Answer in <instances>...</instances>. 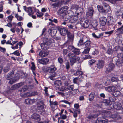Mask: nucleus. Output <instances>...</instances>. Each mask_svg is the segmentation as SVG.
<instances>
[{
    "instance_id": "obj_1",
    "label": "nucleus",
    "mask_w": 123,
    "mask_h": 123,
    "mask_svg": "<svg viewBox=\"0 0 123 123\" xmlns=\"http://www.w3.org/2000/svg\"><path fill=\"white\" fill-rule=\"evenodd\" d=\"M56 28L60 34L62 35L65 36L67 34L68 39L67 41L70 42L71 44H72V42L74 39V34L68 31L67 29L63 27H62L58 26Z\"/></svg>"
},
{
    "instance_id": "obj_2",
    "label": "nucleus",
    "mask_w": 123,
    "mask_h": 123,
    "mask_svg": "<svg viewBox=\"0 0 123 123\" xmlns=\"http://www.w3.org/2000/svg\"><path fill=\"white\" fill-rule=\"evenodd\" d=\"M53 42L54 40L52 39H49L45 43H44L41 44L40 46L41 48L44 50H47L48 48V46L50 45L52 43H53Z\"/></svg>"
},
{
    "instance_id": "obj_3",
    "label": "nucleus",
    "mask_w": 123,
    "mask_h": 123,
    "mask_svg": "<svg viewBox=\"0 0 123 123\" xmlns=\"http://www.w3.org/2000/svg\"><path fill=\"white\" fill-rule=\"evenodd\" d=\"M90 22L92 28H93L95 30H97V27L98 25V22H97V21L91 18L90 19Z\"/></svg>"
},
{
    "instance_id": "obj_4",
    "label": "nucleus",
    "mask_w": 123,
    "mask_h": 123,
    "mask_svg": "<svg viewBox=\"0 0 123 123\" xmlns=\"http://www.w3.org/2000/svg\"><path fill=\"white\" fill-rule=\"evenodd\" d=\"M104 61L103 60H99L97 63H96V66H95V68H94L93 69L95 70L96 68V70L97 67V68H98L99 69L102 68L104 65Z\"/></svg>"
},
{
    "instance_id": "obj_5",
    "label": "nucleus",
    "mask_w": 123,
    "mask_h": 123,
    "mask_svg": "<svg viewBox=\"0 0 123 123\" xmlns=\"http://www.w3.org/2000/svg\"><path fill=\"white\" fill-rule=\"evenodd\" d=\"M94 12V10L93 7H89L88 8V11L86 12V15L87 17L88 18L90 17L92 18Z\"/></svg>"
},
{
    "instance_id": "obj_6",
    "label": "nucleus",
    "mask_w": 123,
    "mask_h": 123,
    "mask_svg": "<svg viewBox=\"0 0 123 123\" xmlns=\"http://www.w3.org/2000/svg\"><path fill=\"white\" fill-rule=\"evenodd\" d=\"M107 67H106V69L105 71L106 73L108 74L113 70L115 68V64L112 63H109Z\"/></svg>"
},
{
    "instance_id": "obj_7",
    "label": "nucleus",
    "mask_w": 123,
    "mask_h": 123,
    "mask_svg": "<svg viewBox=\"0 0 123 123\" xmlns=\"http://www.w3.org/2000/svg\"><path fill=\"white\" fill-rule=\"evenodd\" d=\"M38 93L37 91H34L30 93L27 92L21 95L22 97H31L37 95Z\"/></svg>"
},
{
    "instance_id": "obj_8",
    "label": "nucleus",
    "mask_w": 123,
    "mask_h": 123,
    "mask_svg": "<svg viewBox=\"0 0 123 123\" xmlns=\"http://www.w3.org/2000/svg\"><path fill=\"white\" fill-rule=\"evenodd\" d=\"M89 21L90 19L89 20H86L85 21H80V23L82 27L84 28H88L89 25H90Z\"/></svg>"
},
{
    "instance_id": "obj_9",
    "label": "nucleus",
    "mask_w": 123,
    "mask_h": 123,
    "mask_svg": "<svg viewBox=\"0 0 123 123\" xmlns=\"http://www.w3.org/2000/svg\"><path fill=\"white\" fill-rule=\"evenodd\" d=\"M57 31L56 30L54 29V28H50L48 30V32L49 35L51 36H53L56 35L57 33Z\"/></svg>"
},
{
    "instance_id": "obj_10",
    "label": "nucleus",
    "mask_w": 123,
    "mask_h": 123,
    "mask_svg": "<svg viewBox=\"0 0 123 123\" xmlns=\"http://www.w3.org/2000/svg\"><path fill=\"white\" fill-rule=\"evenodd\" d=\"M108 120L103 117L98 118L95 123H105L108 122Z\"/></svg>"
},
{
    "instance_id": "obj_11",
    "label": "nucleus",
    "mask_w": 123,
    "mask_h": 123,
    "mask_svg": "<svg viewBox=\"0 0 123 123\" xmlns=\"http://www.w3.org/2000/svg\"><path fill=\"white\" fill-rule=\"evenodd\" d=\"M99 19L100 25L102 26H105L107 21V19L104 16H102L100 17Z\"/></svg>"
},
{
    "instance_id": "obj_12",
    "label": "nucleus",
    "mask_w": 123,
    "mask_h": 123,
    "mask_svg": "<svg viewBox=\"0 0 123 123\" xmlns=\"http://www.w3.org/2000/svg\"><path fill=\"white\" fill-rule=\"evenodd\" d=\"M71 44V42L68 41H67L63 45V47H67L69 49L72 50L74 49L75 48Z\"/></svg>"
},
{
    "instance_id": "obj_13",
    "label": "nucleus",
    "mask_w": 123,
    "mask_h": 123,
    "mask_svg": "<svg viewBox=\"0 0 123 123\" xmlns=\"http://www.w3.org/2000/svg\"><path fill=\"white\" fill-rule=\"evenodd\" d=\"M112 114L111 112L109 111L104 110L102 114L104 115V116L103 117L106 119L111 117L112 116Z\"/></svg>"
},
{
    "instance_id": "obj_14",
    "label": "nucleus",
    "mask_w": 123,
    "mask_h": 123,
    "mask_svg": "<svg viewBox=\"0 0 123 123\" xmlns=\"http://www.w3.org/2000/svg\"><path fill=\"white\" fill-rule=\"evenodd\" d=\"M72 16V14L70 13V12L69 13L68 11L66 13H65L64 15L63 16L62 18L64 21H69Z\"/></svg>"
},
{
    "instance_id": "obj_15",
    "label": "nucleus",
    "mask_w": 123,
    "mask_h": 123,
    "mask_svg": "<svg viewBox=\"0 0 123 123\" xmlns=\"http://www.w3.org/2000/svg\"><path fill=\"white\" fill-rule=\"evenodd\" d=\"M23 7L24 10L28 13V14L30 16H31L32 14L31 13L32 12V7H27L25 6H23Z\"/></svg>"
},
{
    "instance_id": "obj_16",
    "label": "nucleus",
    "mask_w": 123,
    "mask_h": 123,
    "mask_svg": "<svg viewBox=\"0 0 123 123\" xmlns=\"http://www.w3.org/2000/svg\"><path fill=\"white\" fill-rule=\"evenodd\" d=\"M103 6V13H108L110 11V7L108 4L105 3Z\"/></svg>"
},
{
    "instance_id": "obj_17",
    "label": "nucleus",
    "mask_w": 123,
    "mask_h": 123,
    "mask_svg": "<svg viewBox=\"0 0 123 123\" xmlns=\"http://www.w3.org/2000/svg\"><path fill=\"white\" fill-rule=\"evenodd\" d=\"M80 59L79 57H76L69 59L70 62L72 65H73L75 63L77 62H79Z\"/></svg>"
},
{
    "instance_id": "obj_18",
    "label": "nucleus",
    "mask_w": 123,
    "mask_h": 123,
    "mask_svg": "<svg viewBox=\"0 0 123 123\" xmlns=\"http://www.w3.org/2000/svg\"><path fill=\"white\" fill-rule=\"evenodd\" d=\"M113 107L114 109L119 110L121 108V105L119 102H116L113 104Z\"/></svg>"
},
{
    "instance_id": "obj_19",
    "label": "nucleus",
    "mask_w": 123,
    "mask_h": 123,
    "mask_svg": "<svg viewBox=\"0 0 123 123\" xmlns=\"http://www.w3.org/2000/svg\"><path fill=\"white\" fill-rule=\"evenodd\" d=\"M111 81L112 82H115L116 84L114 85L117 87H118L120 86L118 82V81H119L118 77H112L111 78Z\"/></svg>"
},
{
    "instance_id": "obj_20",
    "label": "nucleus",
    "mask_w": 123,
    "mask_h": 123,
    "mask_svg": "<svg viewBox=\"0 0 123 123\" xmlns=\"http://www.w3.org/2000/svg\"><path fill=\"white\" fill-rule=\"evenodd\" d=\"M116 89V88L114 86H111L105 88L106 91L109 92H114Z\"/></svg>"
},
{
    "instance_id": "obj_21",
    "label": "nucleus",
    "mask_w": 123,
    "mask_h": 123,
    "mask_svg": "<svg viewBox=\"0 0 123 123\" xmlns=\"http://www.w3.org/2000/svg\"><path fill=\"white\" fill-rule=\"evenodd\" d=\"M38 61V62L40 64L46 65L49 61V60L48 58H42L41 59H39Z\"/></svg>"
},
{
    "instance_id": "obj_22",
    "label": "nucleus",
    "mask_w": 123,
    "mask_h": 123,
    "mask_svg": "<svg viewBox=\"0 0 123 123\" xmlns=\"http://www.w3.org/2000/svg\"><path fill=\"white\" fill-rule=\"evenodd\" d=\"M91 42L90 39L86 40L84 42L83 46L84 48H90Z\"/></svg>"
},
{
    "instance_id": "obj_23",
    "label": "nucleus",
    "mask_w": 123,
    "mask_h": 123,
    "mask_svg": "<svg viewBox=\"0 0 123 123\" xmlns=\"http://www.w3.org/2000/svg\"><path fill=\"white\" fill-rule=\"evenodd\" d=\"M40 115L37 113H34L32 115L31 117L32 119H34L35 120L39 121L40 120Z\"/></svg>"
},
{
    "instance_id": "obj_24",
    "label": "nucleus",
    "mask_w": 123,
    "mask_h": 123,
    "mask_svg": "<svg viewBox=\"0 0 123 123\" xmlns=\"http://www.w3.org/2000/svg\"><path fill=\"white\" fill-rule=\"evenodd\" d=\"M35 99H31L29 98H28L25 99L24 102L25 104L31 105L33 104L35 102Z\"/></svg>"
},
{
    "instance_id": "obj_25",
    "label": "nucleus",
    "mask_w": 123,
    "mask_h": 123,
    "mask_svg": "<svg viewBox=\"0 0 123 123\" xmlns=\"http://www.w3.org/2000/svg\"><path fill=\"white\" fill-rule=\"evenodd\" d=\"M110 18V16H108L107 18V25L108 26H113V29L114 28L115 25H114L113 22Z\"/></svg>"
},
{
    "instance_id": "obj_26",
    "label": "nucleus",
    "mask_w": 123,
    "mask_h": 123,
    "mask_svg": "<svg viewBox=\"0 0 123 123\" xmlns=\"http://www.w3.org/2000/svg\"><path fill=\"white\" fill-rule=\"evenodd\" d=\"M29 88L28 86L27 85H25L21 88H20L18 90V92H23L27 91Z\"/></svg>"
},
{
    "instance_id": "obj_27",
    "label": "nucleus",
    "mask_w": 123,
    "mask_h": 123,
    "mask_svg": "<svg viewBox=\"0 0 123 123\" xmlns=\"http://www.w3.org/2000/svg\"><path fill=\"white\" fill-rule=\"evenodd\" d=\"M14 75V72L12 71V72H10L8 73L6 76V78L8 80H11L12 78Z\"/></svg>"
},
{
    "instance_id": "obj_28",
    "label": "nucleus",
    "mask_w": 123,
    "mask_h": 123,
    "mask_svg": "<svg viewBox=\"0 0 123 123\" xmlns=\"http://www.w3.org/2000/svg\"><path fill=\"white\" fill-rule=\"evenodd\" d=\"M68 8V7L66 6L61 8L59 10L60 14H62L65 13L67 11Z\"/></svg>"
},
{
    "instance_id": "obj_29",
    "label": "nucleus",
    "mask_w": 123,
    "mask_h": 123,
    "mask_svg": "<svg viewBox=\"0 0 123 123\" xmlns=\"http://www.w3.org/2000/svg\"><path fill=\"white\" fill-rule=\"evenodd\" d=\"M98 116V114H91L88 116L87 117L90 119H92L96 118Z\"/></svg>"
},
{
    "instance_id": "obj_30",
    "label": "nucleus",
    "mask_w": 123,
    "mask_h": 123,
    "mask_svg": "<svg viewBox=\"0 0 123 123\" xmlns=\"http://www.w3.org/2000/svg\"><path fill=\"white\" fill-rule=\"evenodd\" d=\"M85 41L84 37L80 38L78 42L77 45L78 47H80L83 45V46L84 42Z\"/></svg>"
},
{
    "instance_id": "obj_31",
    "label": "nucleus",
    "mask_w": 123,
    "mask_h": 123,
    "mask_svg": "<svg viewBox=\"0 0 123 123\" xmlns=\"http://www.w3.org/2000/svg\"><path fill=\"white\" fill-rule=\"evenodd\" d=\"M47 53L45 51L41 50L39 52V55L41 57H44L48 55Z\"/></svg>"
},
{
    "instance_id": "obj_32",
    "label": "nucleus",
    "mask_w": 123,
    "mask_h": 123,
    "mask_svg": "<svg viewBox=\"0 0 123 123\" xmlns=\"http://www.w3.org/2000/svg\"><path fill=\"white\" fill-rule=\"evenodd\" d=\"M95 95V92H92L89 95V100L91 101H92L94 99V96Z\"/></svg>"
},
{
    "instance_id": "obj_33",
    "label": "nucleus",
    "mask_w": 123,
    "mask_h": 123,
    "mask_svg": "<svg viewBox=\"0 0 123 123\" xmlns=\"http://www.w3.org/2000/svg\"><path fill=\"white\" fill-rule=\"evenodd\" d=\"M44 14V13L39 11L38 9H37V12L36 13V15L37 17H39V18H41L42 19H43V18L42 16Z\"/></svg>"
},
{
    "instance_id": "obj_34",
    "label": "nucleus",
    "mask_w": 123,
    "mask_h": 123,
    "mask_svg": "<svg viewBox=\"0 0 123 123\" xmlns=\"http://www.w3.org/2000/svg\"><path fill=\"white\" fill-rule=\"evenodd\" d=\"M115 31V33L118 35L123 34V29L121 28H119L116 29Z\"/></svg>"
},
{
    "instance_id": "obj_35",
    "label": "nucleus",
    "mask_w": 123,
    "mask_h": 123,
    "mask_svg": "<svg viewBox=\"0 0 123 123\" xmlns=\"http://www.w3.org/2000/svg\"><path fill=\"white\" fill-rule=\"evenodd\" d=\"M72 52L75 55H78L80 53L79 49L75 48L72 51Z\"/></svg>"
},
{
    "instance_id": "obj_36",
    "label": "nucleus",
    "mask_w": 123,
    "mask_h": 123,
    "mask_svg": "<svg viewBox=\"0 0 123 123\" xmlns=\"http://www.w3.org/2000/svg\"><path fill=\"white\" fill-rule=\"evenodd\" d=\"M37 109L40 110H43L44 108V106L43 105L38 103L37 104Z\"/></svg>"
},
{
    "instance_id": "obj_37",
    "label": "nucleus",
    "mask_w": 123,
    "mask_h": 123,
    "mask_svg": "<svg viewBox=\"0 0 123 123\" xmlns=\"http://www.w3.org/2000/svg\"><path fill=\"white\" fill-rule=\"evenodd\" d=\"M56 68L54 65H52L50 67V72H54L56 70Z\"/></svg>"
},
{
    "instance_id": "obj_38",
    "label": "nucleus",
    "mask_w": 123,
    "mask_h": 123,
    "mask_svg": "<svg viewBox=\"0 0 123 123\" xmlns=\"http://www.w3.org/2000/svg\"><path fill=\"white\" fill-rule=\"evenodd\" d=\"M83 72L81 70H77L75 73L74 74V75L75 76H77V75L79 76H81L83 74Z\"/></svg>"
},
{
    "instance_id": "obj_39",
    "label": "nucleus",
    "mask_w": 123,
    "mask_h": 123,
    "mask_svg": "<svg viewBox=\"0 0 123 123\" xmlns=\"http://www.w3.org/2000/svg\"><path fill=\"white\" fill-rule=\"evenodd\" d=\"M117 56L118 58L121 59L122 62L123 63V53L118 54L117 55Z\"/></svg>"
},
{
    "instance_id": "obj_40",
    "label": "nucleus",
    "mask_w": 123,
    "mask_h": 123,
    "mask_svg": "<svg viewBox=\"0 0 123 123\" xmlns=\"http://www.w3.org/2000/svg\"><path fill=\"white\" fill-rule=\"evenodd\" d=\"M15 82L18 81L19 79V75L18 73L15 74L13 79Z\"/></svg>"
},
{
    "instance_id": "obj_41",
    "label": "nucleus",
    "mask_w": 123,
    "mask_h": 123,
    "mask_svg": "<svg viewBox=\"0 0 123 123\" xmlns=\"http://www.w3.org/2000/svg\"><path fill=\"white\" fill-rule=\"evenodd\" d=\"M104 102L105 103L106 105H111L112 103L109 100L105 99L104 100Z\"/></svg>"
},
{
    "instance_id": "obj_42",
    "label": "nucleus",
    "mask_w": 123,
    "mask_h": 123,
    "mask_svg": "<svg viewBox=\"0 0 123 123\" xmlns=\"http://www.w3.org/2000/svg\"><path fill=\"white\" fill-rule=\"evenodd\" d=\"M120 58H119V59L116 61V65L117 66L119 67L122 65V62L121 61H120Z\"/></svg>"
},
{
    "instance_id": "obj_43",
    "label": "nucleus",
    "mask_w": 123,
    "mask_h": 123,
    "mask_svg": "<svg viewBox=\"0 0 123 123\" xmlns=\"http://www.w3.org/2000/svg\"><path fill=\"white\" fill-rule=\"evenodd\" d=\"M15 17L17 18V20L19 21H21L23 19L22 17L18 15V14H16L15 15Z\"/></svg>"
},
{
    "instance_id": "obj_44",
    "label": "nucleus",
    "mask_w": 123,
    "mask_h": 123,
    "mask_svg": "<svg viewBox=\"0 0 123 123\" xmlns=\"http://www.w3.org/2000/svg\"><path fill=\"white\" fill-rule=\"evenodd\" d=\"M43 70L45 73H47L48 72L50 73V67H46L43 69Z\"/></svg>"
},
{
    "instance_id": "obj_45",
    "label": "nucleus",
    "mask_w": 123,
    "mask_h": 123,
    "mask_svg": "<svg viewBox=\"0 0 123 123\" xmlns=\"http://www.w3.org/2000/svg\"><path fill=\"white\" fill-rule=\"evenodd\" d=\"M96 62V61L95 60L92 59L88 61V64L90 66L91 65L95 63Z\"/></svg>"
},
{
    "instance_id": "obj_46",
    "label": "nucleus",
    "mask_w": 123,
    "mask_h": 123,
    "mask_svg": "<svg viewBox=\"0 0 123 123\" xmlns=\"http://www.w3.org/2000/svg\"><path fill=\"white\" fill-rule=\"evenodd\" d=\"M80 78L78 77H76L73 79V82L74 83L77 84L79 81Z\"/></svg>"
},
{
    "instance_id": "obj_47",
    "label": "nucleus",
    "mask_w": 123,
    "mask_h": 123,
    "mask_svg": "<svg viewBox=\"0 0 123 123\" xmlns=\"http://www.w3.org/2000/svg\"><path fill=\"white\" fill-rule=\"evenodd\" d=\"M31 64L32 66L31 67V69L32 70V71H35L36 69V67L34 63L33 62H32Z\"/></svg>"
},
{
    "instance_id": "obj_48",
    "label": "nucleus",
    "mask_w": 123,
    "mask_h": 123,
    "mask_svg": "<svg viewBox=\"0 0 123 123\" xmlns=\"http://www.w3.org/2000/svg\"><path fill=\"white\" fill-rule=\"evenodd\" d=\"M85 48L86 49H84V51L82 52V53L85 54H87L88 53L91 48Z\"/></svg>"
},
{
    "instance_id": "obj_49",
    "label": "nucleus",
    "mask_w": 123,
    "mask_h": 123,
    "mask_svg": "<svg viewBox=\"0 0 123 123\" xmlns=\"http://www.w3.org/2000/svg\"><path fill=\"white\" fill-rule=\"evenodd\" d=\"M74 87V86L73 85H71L69 86H66L65 88L67 90L72 91Z\"/></svg>"
},
{
    "instance_id": "obj_50",
    "label": "nucleus",
    "mask_w": 123,
    "mask_h": 123,
    "mask_svg": "<svg viewBox=\"0 0 123 123\" xmlns=\"http://www.w3.org/2000/svg\"><path fill=\"white\" fill-rule=\"evenodd\" d=\"M24 82H21L20 83L16 84V85H15V86H16V87L18 88H19L24 85Z\"/></svg>"
},
{
    "instance_id": "obj_51",
    "label": "nucleus",
    "mask_w": 123,
    "mask_h": 123,
    "mask_svg": "<svg viewBox=\"0 0 123 123\" xmlns=\"http://www.w3.org/2000/svg\"><path fill=\"white\" fill-rule=\"evenodd\" d=\"M79 91L78 89H76L73 90L71 91V93L72 94L75 95L77 94Z\"/></svg>"
},
{
    "instance_id": "obj_52",
    "label": "nucleus",
    "mask_w": 123,
    "mask_h": 123,
    "mask_svg": "<svg viewBox=\"0 0 123 123\" xmlns=\"http://www.w3.org/2000/svg\"><path fill=\"white\" fill-rule=\"evenodd\" d=\"M97 8L99 12L103 13V7L99 5H98L97 6Z\"/></svg>"
},
{
    "instance_id": "obj_53",
    "label": "nucleus",
    "mask_w": 123,
    "mask_h": 123,
    "mask_svg": "<svg viewBox=\"0 0 123 123\" xmlns=\"http://www.w3.org/2000/svg\"><path fill=\"white\" fill-rule=\"evenodd\" d=\"M92 35L93 37L94 38L96 39H99L100 38L101 35L100 34L98 36H97L96 34L94 33H93L92 34Z\"/></svg>"
},
{
    "instance_id": "obj_54",
    "label": "nucleus",
    "mask_w": 123,
    "mask_h": 123,
    "mask_svg": "<svg viewBox=\"0 0 123 123\" xmlns=\"http://www.w3.org/2000/svg\"><path fill=\"white\" fill-rule=\"evenodd\" d=\"M92 57L91 55L88 54L85 55L84 57H83V59L86 60L87 59H90L92 58Z\"/></svg>"
},
{
    "instance_id": "obj_55",
    "label": "nucleus",
    "mask_w": 123,
    "mask_h": 123,
    "mask_svg": "<svg viewBox=\"0 0 123 123\" xmlns=\"http://www.w3.org/2000/svg\"><path fill=\"white\" fill-rule=\"evenodd\" d=\"M50 104V105H58V102L57 101H55L52 102L51 101V99H50L49 101Z\"/></svg>"
},
{
    "instance_id": "obj_56",
    "label": "nucleus",
    "mask_w": 123,
    "mask_h": 123,
    "mask_svg": "<svg viewBox=\"0 0 123 123\" xmlns=\"http://www.w3.org/2000/svg\"><path fill=\"white\" fill-rule=\"evenodd\" d=\"M58 62L61 64H62L64 61L63 59L61 57H59L58 58Z\"/></svg>"
},
{
    "instance_id": "obj_57",
    "label": "nucleus",
    "mask_w": 123,
    "mask_h": 123,
    "mask_svg": "<svg viewBox=\"0 0 123 123\" xmlns=\"http://www.w3.org/2000/svg\"><path fill=\"white\" fill-rule=\"evenodd\" d=\"M52 6L54 7H58L60 5V3L59 2H58L57 3H55L52 4Z\"/></svg>"
},
{
    "instance_id": "obj_58",
    "label": "nucleus",
    "mask_w": 123,
    "mask_h": 123,
    "mask_svg": "<svg viewBox=\"0 0 123 123\" xmlns=\"http://www.w3.org/2000/svg\"><path fill=\"white\" fill-rule=\"evenodd\" d=\"M68 56L69 58H71L75 57V55L72 53H69L68 54Z\"/></svg>"
},
{
    "instance_id": "obj_59",
    "label": "nucleus",
    "mask_w": 123,
    "mask_h": 123,
    "mask_svg": "<svg viewBox=\"0 0 123 123\" xmlns=\"http://www.w3.org/2000/svg\"><path fill=\"white\" fill-rule=\"evenodd\" d=\"M109 99L112 103V102H114L115 101V98L113 96H111L109 97Z\"/></svg>"
},
{
    "instance_id": "obj_60",
    "label": "nucleus",
    "mask_w": 123,
    "mask_h": 123,
    "mask_svg": "<svg viewBox=\"0 0 123 123\" xmlns=\"http://www.w3.org/2000/svg\"><path fill=\"white\" fill-rule=\"evenodd\" d=\"M9 67L7 66H6L3 69V71L5 73H6L9 70Z\"/></svg>"
},
{
    "instance_id": "obj_61",
    "label": "nucleus",
    "mask_w": 123,
    "mask_h": 123,
    "mask_svg": "<svg viewBox=\"0 0 123 123\" xmlns=\"http://www.w3.org/2000/svg\"><path fill=\"white\" fill-rule=\"evenodd\" d=\"M107 53L109 54H112L113 53L112 49L110 48H108L107 51Z\"/></svg>"
},
{
    "instance_id": "obj_62",
    "label": "nucleus",
    "mask_w": 123,
    "mask_h": 123,
    "mask_svg": "<svg viewBox=\"0 0 123 123\" xmlns=\"http://www.w3.org/2000/svg\"><path fill=\"white\" fill-rule=\"evenodd\" d=\"M65 65L67 69L68 70L70 68L69 62L67 61L65 63Z\"/></svg>"
},
{
    "instance_id": "obj_63",
    "label": "nucleus",
    "mask_w": 123,
    "mask_h": 123,
    "mask_svg": "<svg viewBox=\"0 0 123 123\" xmlns=\"http://www.w3.org/2000/svg\"><path fill=\"white\" fill-rule=\"evenodd\" d=\"M12 54H14L15 55L18 56H20V54L18 50H17L15 51L14 52L12 53Z\"/></svg>"
},
{
    "instance_id": "obj_64",
    "label": "nucleus",
    "mask_w": 123,
    "mask_h": 123,
    "mask_svg": "<svg viewBox=\"0 0 123 123\" xmlns=\"http://www.w3.org/2000/svg\"><path fill=\"white\" fill-rule=\"evenodd\" d=\"M114 31L113 30L111 31H109L105 32V33L106 34H109V35L108 36H109L110 35L112 34Z\"/></svg>"
}]
</instances>
